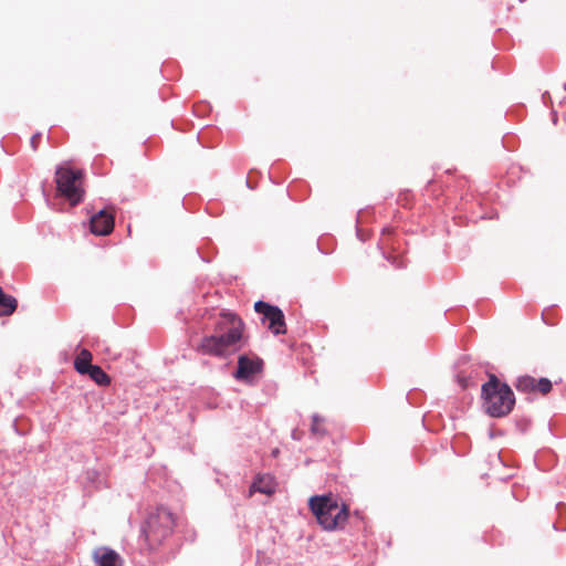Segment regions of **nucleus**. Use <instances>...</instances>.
I'll return each instance as SVG.
<instances>
[{"mask_svg": "<svg viewBox=\"0 0 566 566\" xmlns=\"http://www.w3.org/2000/svg\"><path fill=\"white\" fill-rule=\"evenodd\" d=\"M247 343L242 318L233 312L221 311L214 319L212 332L203 335L193 349L203 356L228 359L242 350Z\"/></svg>", "mask_w": 566, "mask_h": 566, "instance_id": "1", "label": "nucleus"}, {"mask_svg": "<svg viewBox=\"0 0 566 566\" xmlns=\"http://www.w3.org/2000/svg\"><path fill=\"white\" fill-rule=\"evenodd\" d=\"M312 513L325 531L343 528L349 517V507L333 494L314 495L308 500Z\"/></svg>", "mask_w": 566, "mask_h": 566, "instance_id": "2", "label": "nucleus"}, {"mask_svg": "<svg viewBox=\"0 0 566 566\" xmlns=\"http://www.w3.org/2000/svg\"><path fill=\"white\" fill-rule=\"evenodd\" d=\"M483 407L491 417L501 418L509 415L515 405L514 392L495 376L482 386Z\"/></svg>", "mask_w": 566, "mask_h": 566, "instance_id": "3", "label": "nucleus"}, {"mask_svg": "<svg viewBox=\"0 0 566 566\" xmlns=\"http://www.w3.org/2000/svg\"><path fill=\"white\" fill-rule=\"evenodd\" d=\"M174 526V515L167 507L158 506L149 512L143 527V535L149 549L160 546L171 535Z\"/></svg>", "mask_w": 566, "mask_h": 566, "instance_id": "4", "label": "nucleus"}, {"mask_svg": "<svg viewBox=\"0 0 566 566\" xmlns=\"http://www.w3.org/2000/svg\"><path fill=\"white\" fill-rule=\"evenodd\" d=\"M82 171L70 167H60L55 172L57 193L65 198L71 206H77L84 200Z\"/></svg>", "mask_w": 566, "mask_h": 566, "instance_id": "5", "label": "nucleus"}, {"mask_svg": "<svg viewBox=\"0 0 566 566\" xmlns=\"http://www.w3.org/2000/svg\"><path fill=\"white\" fill-rule=\"evenodd\" d=\"M256 313L262 315L263 323H268V328L275 335L285 334V318L283 312L277 307L263 301L254 304Z\"/></svg>", "mask_w": 566, "mask_h": 566, "instance_id": "6", "label": "nucleus"}, {"mask_svg": "<svg viewBox=\"0 0 566 566\" xmlns=\"http://www.w3.org/2000/svg\"><path fill=\"white\" fill-rule=\"evenodd\" d=\"M263 369V360L258 356L241 355L233 377L238 381L252 382L254 377Z\"/></svg>", "mask_w": 566, "mask_h": 566, "instance_id": "7", "label": "nucleus"}, {"mask_svg": "<svg viewBox=\"0 0 566 566\" xmlns=\"http://www.w3.org/2000/svg\"><path fill=\"white\" fill-rule=\"evenodd\" d=\"M115 214L109 209H103L92 216L90 227L92 233L96 235H107L114 229Z\"/></svg>", "mask_w": 566, "mask_h": 566, "instance_id": "8", "label": "nucleus"}, {"mask_svg": "<svg viewBox=\"0 0 566 566\" xmlns=\"http://www.w3.org/2000/svg\"><path fill=\"white\" fill-rule=\"evenodd\" d=\"M552 387L549 379H536L532 376H521L515 382V388L520 392H541L542 395H546L552 390Z\"/></svg>", "mask_w": 566, "mask_h": 566, "instance_id": "9", "label": "nucleus"}, {"mask_svg": "<svg viewBox=\"0 0 566 566\" xmlns=\"http://www.w3.org/2000/svg\"><path fill=\"white\" fill-rule=\"evenodd\" d=\"M93 559L98 566H122L119 554L109 547H98L93 552Z\"/></svg>", "mask_w": 566, "mask_h": 566, "instance_id": "10", "label": "nucleus"}, {"mask_svg": "<svg viewBox=\"0 0 566 566\" xmlns=\"http://www.w3.org/2000/svg\"><path fill=\"white\" fill-rule=\"evenodd\" d=\"M276 490V482L270 474L258 475L252 485L250 486V495L253 493H262L265 495H272Z\"/></svg>", "mask_w": 566, "mask_h": 566, "instance_id": "11", "label": "nucleus"}, {"mask_svg": "<svg viewBox=\"0 0 566 566\" xmlns=\"http://www.w3.org/2000/svg\"><path fill=\"white\" fill-rule=\"evenodd\" d=\"M92 353L83 348L80 354L76 356L74 360V368L81 375H86V373L92 368Z\"/></svg>", "mask_w": 566, "mask_h": 566, "instance_id": "12", "label": "nucleus"}, {"mask_svg": "<svg viewBox=\"0 0 566 566\" xmlns=\"http://www.w3.org/2000/svg\"><path fill=\"white\" fill-rule=\"evenodd\" d=\"M17 308V300L0 287V316L11 315Z\"/></svg>", "mask_w": 566, "mask_h": 566, "instance_id": "13", "label": "nucleus"}, {"mask_svg": "<svg viewBox=\"0 0 566 566\" xmlns=\"http://www.w3.org/2000/svg\"><path fill=\"white\" fill-rule=\"evenodd\" d=\"M86 375L98 386H108L111 384V377L97 365H93Z\"/></svg>", "mask_w": 566, "mask_h": 566, "instance_id": "14", "label": "nucleus"}, {"mask_svg": "<svg viewBox=\"0 0 566 566\" xmlns=\"http://www.w3.org/2000/svg\"><path fill=\"white\" fill-rule=\"evenodd\" d=\"M324 419L318 415H313L311 431L315 436H324L326 433L324 427Z\"/></svg>", "mask_w": 566, "mask_h": 566, "instance_id": "15", "label": "nucleus"}, {"mask_svg": "<svg viewBox=\"0 0 566 566\" xmlns=\"http://www.w3.org/2000/svg\"><path fill=\"white\" fill-rule=\"evenodd\" d=\"M395 229L391 227H386L382 229L381 238L379 240V247L381 249H389L392 247V242L390 237L394 234Z\"/></svg>", "mask_w": 566, "mask_h": 566, "instance_id": "16", "label": "nucleus"}, {"mask_svg": "<svg viewBox=\"0 0 566 566\" xmlns=\"http://www.w3.org/2000/svg\"><path fill=\"white\" fill-rule=\"evenodd\" d=\"M388 261L391 262L392 265H395L396 268H402L405 266V262H403V259L400 256V255H391V256H387Z\"/></svg>", "mask_w": 566, "mask_h": 566, "instance_id": "17", "label": "nucleus"}, {"mask_svg": "<svg viewBox=\"0 0 566 566\" xmlns=\"http://www.w3.org/2000/svg\"><path fill=\"white\" fill-rule=\"evenodd\" d=\"M40 140H41V134L40 133H36L34 134L32 137H31V147L33 150H36L38 147H39V144H40Z\"/></svg>", "mask_w": 566, "mask_h": 566, "instance_id": "18", "label": "nucleus"}, {"mask_svg": "<svg viewBox=\"0 0 566 566\" xmlns=\"http://www.w3.org/2000/svg\"><path fill=\"white\" fill-rule=\"evenodd\" d=\"M357 237H358L361 241H365L364 234L361 233V231H360L359 229H357Z\"/></svg>", "mask_w": 566, "mask_h": 566, "instance_id": "19", "label": "nucleus"}]
</instances>
